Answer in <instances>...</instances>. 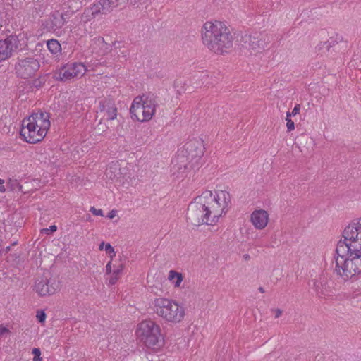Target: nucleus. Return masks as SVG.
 <instances>
[{
    "label": "nucleus",
    "instance_id": "nucleus-1",
    "mask_svg": "<svg viewBox=\"0 0 361 361\" xmlns=\"http://www.w3.org/2000/svg\"><path fill=\"white\" fill-rule=\"evenodd\" d=\"M231 197L225 190H204L188 207V219L195 225L216 224L231 207Z\"/></svg>",
    "mask_w": 361,
    "mask_h": 361
},
{
    "label": "nucleus",
    "instance_id": "nucleus-2",
    "mask_svg": "<svg viewBox=\"0 0 361 361\" xmlns=\"http://www.w3.org/2000/svg\"><path fill=\"white\" fill-rule=\"evenodd\" d=\"M203 44L217 54L227 52L233 47V38L229 28L221 21L209 20L201 29Z\"/></svg>",
    "mask_w": 361,
    "mask_h": 361
},
{
    "label": "nucleus",
    "instance_id": "nucleus-3",
    "mask_svg": "<svg viewBox=\"0 0 361 361\" xmlns=\"http://www.w3.org/2000/svg\"><path fill=\"white\" fill-rule=\"evenodd\" d=\"M49 128V114L42 111L35 112L23 120L20 135L25 142L35 144L44 138Z\"/></svg>",
    "mask_w": 361,
    "mask_h": 361
},
{
    "label": "nucleus",
    "instance_id": "nucleus-4",
    "mask_svg": "<svg viewBox=\"0 0 361 361\" xmlns=\"http://www.w3.org/2000/svg\"><path fill=\"white\" fill-rule=\"evenodd\" d=\"M152 309L158 317L171 324L175 325L183 322L186 316V308L183 304L164 296L154 298Z\"/></svg>",
    "mask_w": 361,
    "mask_h": 361
},
{
    "label": "nucleus",
    "instance_id": "nucleus-5",
    "mask_svg": "<svg viewBox=\"0 0 361 361\" xmlns=\"http://www.w3.org/2000/svg\"><path fill=\"white\" fill-rule=\"evenodd\" d=\"M137 340L148 349L157 351L164 343L160 325L152 319L140 322L135 332Z\"/></svg>",
    "mask_w": 361,
    "mask_h": 361
},
{
    "label": "nucleus",
    "instance_id": "nucleus-6",
    "mask_svg": "<svg viewBox=\"0 0 361 361\" xmlns=\"http://www.w3.org/2000/svg\"><path fill=\"white\" fill-rule=\"evenodd\" d=\"M336 250L343 255L350 251L361 253V217L345 227Z\"/></svg>",
    "mask_w": 361,
    "mask_h": 361
},
{
    "label": "nucleus",
    "instance_id": "nucleus-7",
    "mask_svg": "<svg viewBox=\"0 0 361 361\" xmlns=\"http://www.w3.org/2000/svg\"><path fill=\"white\" fill-rule=\"evenodd\" d=\"M336 271L344 280H348L361 273V253L350 251L348 253L336 252Z\"/></svg>",
    "mask_w": 361,
    "mask_h": 361
},
{
    "label": "nucleus",
    "instance_id": "nucleus-8",
    "mask_svg": "<svg viewBox=\"0 0 361 361\" xmlns=\"http://www.w3.org/2000/svg\"><path fill=\"white\" fill-rule=\"evenodd\" d=\"M157 104L154 99L147 95L137 96L134 98L130 114L132 119L140 123L148 122L154 116Z\"/></svg>",
    "mask_w": 361,
    "mask_h": 361
},
{
    "label": "nucleus",
    "instance_id": "nucleus-9",
    "mask_svg": "<svg viewBox=\"0 0 361 361\" xmlns=\"http://www.w3.org/2000/svg\"><path fill=\"white\" fill-rule=\"evenodd\" d=\"M103 7L104 6L101 1L97 0L90 5L89 7L86 8L83 13L79 18L75 19V25L71 30L73 35L78 37L86 34L87 29L85 27V24L87 22L90 21L99 14H106V12L103 11Z\"/></svg>",
    "mask_w": 361,
    "mask_h": 361
},
{
    "label": "nucleus",
    "instance_id": "nucleus-10",
    "mask_svg": "<svg viewBox=\"0 0 361 361\" xmlns=\"http://www.w3.org/2000/svg\"><path fill=\"white\" fill-rule=\"evenodd\" d=\"M25 46L24 35L18 36H9L4 40L0 41V61H5L10 58L18 49Z\"/></svg>",
    "mask_w": 361,
    "mask_h": 361
},
{
    "label": "nucleus",
    "instance_id": "nucleus-11",
    "mask_svg": "<svg viewBox=\"0 0 361 361\" xmlns=\"http://www.w3.org/2000/svg\"><path fill=\"white\" fill-rule=\"evenodd\" d=\"M87 71L82 63H68L55 73L54 78L61 81L70 80L75 78H81Z\"/></svg>",
    "mask_w": 361,
    "mask_h": 361
},
{
    "label": "nucleus",
    "instance_id": "nucleus-12",
    "mask_svg": "<svg viewBox=\"0 0 361 361\" xmlns=\"http://www.w3.org/2000/svg\"><path fill=\"white\" fill-rule=\"evenodd\" d=\"M60 287V283L54 279L39 277L35 281L33 290L40 297H48L59 291Z\"/></svg>",
    "mask_w": 361,
    "mask_h": 361
},
{
    "label": "nucleus",
    "instance_id": "nucleus-13",
    "mask_svg": "<svg viewBox=\"0 0 361 361\" xmlns=\"http://www.w3.org/2000/svg\"><path fill=\"white\" fill-rule=\"evenodd\" d=\"M39 68V61L32 57L19 59L15 66L16 74L23 78L32 77Z\"/></svg>",
    "mask_w": 361,
    "mask_h": 361
},
{
    "label": "nucleus",
    "instance_id": "nucleus-14",
    "mask_svg": "<svg viewBox=\"0 0 361 361\" xmlns=\"http://www.w3.org/2000/svg\"><path fill=\"white\" fill-rule=\"evenodd\" d=\"M250 221L256 230H264L270 221L269 213L264 209H256L250 214Z\"/></svg>",
    "mask_w": 361,
    "mask_h": 361
},
{
    "label": "nucleus",
    "instance_id": "nucleus-15",
    "mask_svg": "<svg viewBox=\"0 0 361 361\" xmlns=\"http://www.w3.org/2000/svg\"><path fill=\"white\" fill-rule=\"evenodd\" d=\"M172 176L176 179H183L191 176L190 166L186 164L183 156L178 155L173 160Z\"/></svg>",
    "mask_w": 361,
    "mask_h": 361
},
{
    "label": "nucleus",
    "instance_id": "nucleus-16",
    "mask_svg": "<svg viewBox=\"0 0 361 361\" xmlns=\"http://www.w3.org/2000/svg\"><path fill=\"white\" fill-rule=\"evenodd\" d=\"M65 20L59 12L54 13L42 23L44 28L49 32H56L63 26Z\"/></svg>",
    "mask_w": 361,
    "mask_h": 361
},
{
    "label": "nucleus",
    "instance_id": "nucleus-17",
    "mask_svg": "<svg viewBox=\"0 0 361 361\" xmlns=\"http://www.w3.org/2000/svg\"><path fill=\"white\" fill-rule=\"evenodd\" d=\"M310 288L312 289L319 298H324L329 295L330 288L326 283L320 279H312L309 282Z\"/></svg>",
    "mask_w": 361,
    "mask_h": 361
},
{
    "label": "nucleus",
    "instance_id": "nucleus-18",
    "mask_svg": "<svg viewBox=\"0 0 361 361\" xmlns=\"http://www.w3.org/2000/svg\"><path fill=\"white\" fill-rule=\"evenodd\" d=\"M100 110L104 111L109 120H114L117 117V108L114 101L105 99L99 102Z\"/></svg>",
    "mask_w": 361,
    "mask_h": 361
},
{
    "label": "nucleus",
    "instance_id": "nucleus-19",
    "mask_svg": "<svg viewBox=\"0 0 361 361\" xmlns=\"http://www.w3.org/2000/svg\"><path fill=\"white\" fill-rule=\"evenodd\" d=\"M103 5V11L109 13L114 8L124 6L126 2L128 1L130 4H135L138 0H100Z\"/></svg>",
    "mask_w": 361,
    "mask_h": 361
},
{
    "label": "nucleus",
    "instance_id": "nucleus-20",
    "mask_svg": "<svg viewBox=\"0 0 361 361\" xmlns=\"http://www.w3.org/2000/svg\"><path fill=\"white\" fill-rule=\"evenodd\" d=\"M167 279L175 288L182 289L183 288V281L184 276L182 273L175 270H170Z\"/></svg>",
    "mask_w": 361,
    "mask_h": 361
},
{
    "label": "nucleus",
    "instance_id": "nucleus-21",
    "mask_svg": "<svg viewBox=\"0 0 361 361\" xmlns=\"http://www.w3.org/2000/svg\"><path fill=\"white\" fill-rule=\"evenodd\" d=\"M49 51L53 54L58 56L61 53V44L56 39H49L47 42Z\"/></svg>",
    "mask_w": 361,
    "mask_h": 361
},
{
    "label": "nucleus",
    "instance_id": "nucleus-22",
    "mask_svg": "<svg viewBox=\"0 0 361 361\" xmlns=\"http://www.w3.org/2000/svg\"><path fill=\"white\" fill-rule=\"evenodd\" d=\"M123 270V265L121 264L118 267L115 268L113 271L110 274L109 282L111 285L115 284L118 279L120 278L122 271Z\"/></svg>",
    "mask_w": 361,
    "mask_h": 361
},
{
    "label": "nucleus",
    "instance_id": "nucleus-23",
    "mask_svg": "<svg viewBox=\"0 0 361 361\" xmlns=\"http://www.w3.org/2000/svg\"><path fill=\"white\" fill-rule=\"evenodd\" d=\"M36 318L40 324L44 325L46 321L47 314L44 310H39L37 311Z\"/></svg>",
    "mask_w": 361,
    "mask_h": 361
},
{
    "label": "nucleus",
    "instance_id": "nucleus-24",
    "mask_svg": "<svg viewBox=\"0 0 361 361\" xmlns=\"http://www.w3.org/2000/svg\"><path fill=\"white\" fill-rule=\"evenodd\" d=\"M104 251L106 252V254L109 256L110 259H113V258L116 255L114 248L111 245L110 243H107V246L105 247Z\"/></svg>",
    "mask_w": 361,
    "mask_h": 361
},
{
    "label": "nucleus",
    "instance_id": "nucleus-25",
    "mask_svg": "<svg viewBox=\"0 0 361 361\" xmlns=\"http://www.w3.org/2000/svg\"><path fill=\"white\" fill-rule=\"evenodd\" d=\"M33 355V361H42L41 351L39 348H34L32 352Z\"/></svg>",
    "mask_w": 361,
    "mask_h": 361
},
{
    "label": "nucleus",
    "instance_id": "nucleus-26",
    "mask_svg": "<svg viewBox=\"0 0 361 361\" xmlns=\"http://www.w3.org/2000/svg\"><path fill=\"white\" fill-rule=\"evenodd\" d=\"M286 128L288 132H292L295 129V123L294 121L291 120V118L286 119Z\"/></svg>",
    "mask_w": 361,
    "mask_h": 361
},
{
    "label": "nucleus",
    "instance_id": "nucleus-27",
    "mask_svg": "<svg viewBox=\"0 0 361 361\" xmlns=\"http://www.w3.org/2000/svg\"><path fill=\"white\" fill-rule=\"evenodd\" d=\"M56 230H57V227L55 225H52V226H49V228H43L41 231V233L49 235L51 232H55Z\"/></svg>",
    "mask_w": 361,
    "mask_h": 361
},
{
    "label": "nucleus",
    "instance_id": "nucleus-28",
    "mask_svg": "<svg viewBox=\"0 0 361 361\" xmlns=\"http://www.w3.org/2000/svg\"><path fill=\"white\" fill-rule=\"evenodd\" d=\"M90 211L95 216H104L103 211L100 209H96L94 207H92Z\"/></svg>",
    "mask_w": 361,
    "mask_h": 361
},
{
    "label": "nucleus",
    "instance_id": "nucleus-29",
    "mask_svg": "<svg viewBox=\"0 0 361 361\" xmlns=\"http://www.w3.org/2000/svg\"><path fill=\"white\" fill-rule=\"evenodd\" d=\"M300 111V105L295 104V106H294L293 109L291 111V114L293 115V116H295L299 114Z\"/></svg>",
    "mask_w": 361,
    "mask_h": 361
},
{
    "label": "nucleus",
    "instance_id": "nucleus-30",
    "mask_svg": "<svg viewBox=\"0 0 361 361\" xmlns=\"http://www.w3.org/2000/svg\"><path fill=\"white\" fill-rule=\"evenodd\" d=\"M271 311H272L275 318H279V317H281L282 315V313H283L282 310L280 309H278V308L273 309Z\"/></svg>",
    "mask_w": 361,
    "mask_h": 361
},
{
    "label": "nucleus",
    "instance_id": "nucleus-31",
    "mask_svg": "<svg viewBox=\"0 0 361 361\" xmlns=\"http://www.w3.org/2000/svg\"><path fill=\"white\" fill-rule=\"evenodd\" d=\"M111 268H112V259H110V261L106 265V273L108 274H110L113 271H111Z\"/></svg>",
    "mask_w": 361,
    "mask_h": 361
},
{
    "label": "nucleus",
    "instance_id": "nucleus-32",
    "mask_svg": "<svg viewBox=\"0 0 361 361\" xmlns=\"http://www.w3.org/2000/svg\"><path fill=\"white\" fill-rule=\"evenodd\" d=\"M117 213H118L117 210L112 209L110 212H109L107 217L110 219H112L116 216Z\"/></svg>",
    "mask_w": 361,
    "mask_h": 361
},
{
    "label": "nucleus",
    "instance_id": "nucleus-33",
    "mask_svg": "<svg viewBox=\"0 0 361 361\" xmlns=\"http://www.w3.org/2000/svg\"><path fill=\"white\" fill-rule=\"evenodd\" d=\"M8 330L6 327L0 326V336H2L4 335L8 334Z\"/></svg>",
    "mask_w": 361,
    "mask_h": 361
},
{
    "label": "nucleus",
    "instance_id": "nucleus-34",
    "mask_svg": "<svg viewBox=\"0 0 361 361\" xmlns=\"http://www.w3.org/2000/svg\"><path fill=\"white\" fill-rule=\"evenodd\" d=\"M197 144L200 147H199L198 152H197V153H196V156L200 159L202 157L203 152L202 150V144L201 143H197Z\"/></svg>",
    "mask_w": 361,
    "mask_h": 361
},
{
    "label": "nucleus",
    "instance_id": "nucleus-35",
    "mask_svg": "<svg viewBox=\"0 0 361 361\" xmlns=\"http://www.w3.org/2000/svg\"><path fill=\"white\" fill-rule=\"evenodd\" d=\"M106 246H107V243H105L104 242H102L99 245V250L101 251L104 250Z\"/></svg>",
    "mask_w": 361,
    "mask_h": 361
},
{
    "label": "nucleus",
    "instance_id": "nucleus-36",
    "mask_svg": "<svg viewBox=\"0 0 361 361\" xmlns=\"http://www.w3.org/2000/svg\"><path fill=\"white\" fill-rule=\"evenodd\" d=\"M6 192V188L4 185H0V192L4 193Z\"/></svg>",
    "mask_w": 361,
    "mask_h": 361
},
{
    "label": "nucleus",
    "instance_id": "nucleus-37",
    "mask_svg": "<svg viewBox=\"0 0 361 361\" xmlns=\"http://www.w3.org/2000/svg\"><path fill=\"white\" fill-rule=\"evenodd\" d=\"M291 116H293V115L291 114V111H287L286 119L290 118Z\"/></svg>",
    "mask_w": 361,
    "mask_h": 361
},
{
    "label": "nucleus",
    "instance_id": "nucleus-38",
    "mask_svg": "<svg viewBox=\"0 0 361 361\" xmlns=\"http://www.w3.org/2000/svg\"><path fill=\"white\" fill-rule=\"evenodd\" d=\"M2 20H3L2 12H1V11L0 10V27L2 26V25H1Z\"/></svg>",
    "mask_w": 361,
    "mask_h": 361
},
{
    "label": "nucleus",
    "instance_id": "nucleus-39",
    "mask_svg": "<svg viewBox=\"0 0 361 361\" xmlns=\"http://www.w3.org/2000/svg\"><path fill=\"white\" fill-rule=\"evenodd\" d=\"M4 180L0 178V185H4Z\"/></svg>",
    "mask_w": 361,
    "mask_h": 361
},
{
    "label": "nucleus",
    "instance_id": "nucleus-40",
    "mask_svg": "<svg viewBox=\"0 0 361 361\" xmlns=\"http://www.w3.org/2000/svg\"><path fill=\"white\" fill-rule=\"evenodd\" d=\"M259 291H260V292H262V293H263V292H264V290H263V288H259Z\"/></svg>",
    "mask_w": 361,
    "mask_h": 361
}]
</instances>
